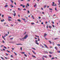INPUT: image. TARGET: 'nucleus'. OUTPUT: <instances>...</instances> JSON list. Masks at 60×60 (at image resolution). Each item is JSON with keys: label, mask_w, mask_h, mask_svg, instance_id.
I'll return each instance as SVG.
<instances>
[{"label": "nucleus", "mask_w": 60, "mask_h": 60, "mask_svg": "<svg viewBox=\"0 0 60 60\" xmlns=\"http://www.w3.org/2000/svg\"><path fill=\"white\" fill-rule=\"evenodd\" d=\"M6 55H7V56H8V55H9L8 54H7V53H6Z\"/></svg>", "instance_id": "nucleus-48"}, {"label": "nucleus", "mask_w": 60, "mask_h": 60, "mask_svg": "<svg viewBox=\"0 0 60 60\" xmlns=\"http://www.w3.org/2000/svg\"><path fill=\"white\" fill-rule=\"evenodd\" d=\"M52 26L53 27H55V26L54 25H52Z\"/></svg>", "instance_id": "nucleus-41"}, {"label": "nucleus", "mask_w": 60, "mask_h": 60, "mask_svg": "<svg viewBox=\"0 0 60 60\" xmlns=\"http://www.w3.org/2000/svg\"><path fill=\"white\" fill-rule=\"evenodd\" d=\"M31 24H32V25H34V23H31Z\"/></svg>", "instance_id": "nucleus-39"}, {"label": "nucleus", "mask_w": 60, "mask_h": 60, "mask_svg": "<svg viewBox=\"0 0 60 60\" xmlns=\"http://www.w3.org/2000/svg\"><path fill=\"white\" fill-rule=\"evenodd\" d=\"M49 28V26H46V28Z\"/></svg>", "instance_id": "nucleus-42"}, {"label": "nucleus", "mask_w": 60, "mask_h": 60, "mask_svg": "<svg viewBox=\"0 0 60 60\" xmlns=\"http://www.w3.org/2000/svg\"><path fill=\"white\" fill-rule=\"evenodd\" d=\"M27 5L28 6H29V4L28 3H27Z\"/></svg>", "instance_id": "nucleus-28"}, {"label": "nucleus", "mask_w": 60, "mask_h": 60, "mask_svg": "<svg viewBox=\"0 0 60 60\" xmlns=\"http://www.w3.org/2000/svg\"><path fill=\"white\" fill-rule=\"evenodd\" d=\"M44 45L46 48L47 49H49V48L48 47V46H47V45H46L45 44H44Z\"/></svg>", "instance_id": "nucleus-2"}, {"label": "nucleus", "mask_w": 60, "mask_h": 60, "mask_svg": "<svg viewBox=\"0 0 60 60\" xmlns=\"http://www.w3.org/2000/svg\"><path fill=\"white\" fill-rule=\"evenodd\" d=\"M32 56L33 57H34V58H36V57L35 56H34L33 55H32Z\"/></svg>", "instance_id": "nucleus-4"}, {"label": "nucleus", "mask_w": 60, "mask_h": 60, "mask_svg": "<svg viewBox=\"0 0 60 60\" xmlns=\"http://www.w3.org/2000/svg\"><path fill=\"white\" fill-rule=\"evenodd\" d=\"M25 17L27 19H28V18H27V17H26V16H25Z\"/></svg>", "instance_id": "nucleus-60"}, {"label": "nucleus", "mask_w": 60, "mask_h": 60, "mask_svg": "<svg viewBox=\"0 0 60 60\" xmlns=\"http://www.w3.org/2000/svg\"><path fill=\"white\" fill-rule=\"evenodd\" d=\"M42 14H44V12H42Z\"/></svg>", "instance_id": "nucleus-64"}, {"label": "nucleus", "mask_w": 60, "mask_h": 60, "mask_svg": "<svg viewBox=\"0 0 60 60\" xmlns=\"http://www.w3.org/2000/svg\"><path fill=\"white\" fill-rule=\"evenodd\" d=\"M55 11H57V9H56V8H55Z\"/></svg>", "instance_id": "nucleus-32"}, {"label": "nucleus", "mask_w": 60, "mask_h": 60, "mask_svg": "<svg viewBox=\"0 0 60 60\" xmlns=\"http://www.w3.org/2000/svg\"><path fill=\"white\" fill-rule=\"evenodd\" d=\"M4 21V19H3V20H1V22H3V21Z\"/></svg>", "instance_id": "nucleus-24"}, {"label": "nucleus", "mask_w": 60, "mask_h": 60, "mask_svg": "<svg viewBox=\"0 0 60 60\" xmlns=\"http://www.w3.org/2000/svg\"><path fill=\"white\" fill-rule=\"evenodd\" d=\"M44 37H45L46 36H47V34L46 33H45L44 34Z\"/></svg>", "instance_id": "nucleus-3"}, {"label": "nucleus", "mask_w": 60, "mask_h": 60, "mask_svg": "<svg viewBox=\"0 0 60 60\" xmlns=\"http://www.w3.org/2000/svg\"><path fill=\"white\" fill-rule=\"evenodd\" d=\"M57 46H60V45L59 44H57Z\"/></svg>", "instance_id": "nucleus-36"}, {"label": "nucleus", "mask_w": 60, "mask_h": 60, "mask_svg": "<svg viewBox=\"0 0 60 60\" xmlns=\"http://www.w3.org/2000/svg\"><path fill=\"white\" fill-rule=\"evenodd\" d=\"M15 56H17V53H15Z\"/></svg>", "instance_id": "nucleus-54"}, {"label": "nucleus", "mask_w": 60, "mask_h": 60, "mask_svg": "<svg viewBox=\"0 0 60 60\" xmlns=\"http://www.w3.org/2000/svg\"><path fill=\"white\" fill-rule=\"evenodd\" d=\"M13 11L14 13H15V11Z\"/></svg>", "instance_id": "nucleus-53"}, {"label": "nucleus", "mask_w": 60, "mask_h": 60, "mask_svg": "<svg viewBox=\"0 0 60 60\" xmlns=\"http://www.w3.org/2000/svg\"><path fill=\"white\" fill-rule=\"evenodd\" d=\"M36 5H37L36 4H35V5H34V7H36Z\"/></svg>", "instance_id": "nucleus-15"}, {"label": "nucleus", "mask_w": 60, "mask_h": 60, "mask_svg": "<svg viewBox=\"0 0 60 60\" xmlns=\"http://www.w3.org/2000/svg\"><path fill=\"white\" fill-rule=\"evenodd\" d=\"M49 53L50 54H52L53 53V52H49Z\"/></svg>", "instance_id": "nucleus-19"}, {"label": "nucleus", "mask_w": 60, "mask_h": 60, "mask_svg": "<svg viewBox=\"0 0 60 60\" xmlns=\"http://www.w3.org/2000/svg\"><path fill=\"white\" fill-rule=\"evenodd\" d=\"M47 56H43V57H45V58H47Z\"/></svg>", "instance_id": "nucleus-12"}, {"label": "nucleus", "mask_w": 60, "mask_h": 60, "mask_svg": "<svg viewBox=\"0 0 60 60\" xmlns=\"http://www.w3.org/2000/svg\"><path fill=\"white\" fill-rule=\"evenodd\" d=\"M4 48H5V49H7V48H6V47H5V46H4Z\"/></svg>", "instance_id": "nucleus-51"}, {"label": "nucleus", "mask_w": 60, "mask_h": 60, "mask_svg": "<svg viewBox=\"0 0 60 60\" xmlns=\"http://www.w3.org/2000/svg\"><path fill=\"white\" fill-rule=\"evenodd\" d=\"M25 53L24 52H22V54H25Z\"/></svg>", "instance_id": "nucleus-34"}, {"label": "nucleus", "mask_w": 60, "mask_h": 60, "mask_svg": "<svg viewBox=\"0 0 60 60\" xmlns=\"http://www.w3.org/2000/svg\"><path fill=\"white\" fill-rule=\"evenodd\" d=\"M13 38H10V40H13Z\"/></svg>", "instance_id": "nucleus-25"}, {"label": "nucleus", "mask_w": 60, "mask_h": 60, "mask_svg": "<svg viewBox=\"0 0 60 60\" xmlns=\"http://www.w3.org/2000/svg\"><path fill=\"white\" fill-rule=\"evenodd\" d=\"M28 37V35H25L24 37L22 38H20L19 39L20 41H24V39H26Z\"/></svg>", "instance_id": "nucleus-1"}, {"label": "nucleus", "mask_w": 60, "mask_h": 60, "mask_svg": "<svg viewBox=\"0 0 60 60\" xmlns=\"http://www.w3.org/2000/svg\"><path fill=\"white\" fill-rule=\"evenodd\" d=\"M10 6L12 8L13 7H14V6H12V5H10Z\"/></svg>", "instance_id": "nucleus-11"}, {"label": "nucleus", "mask_w": 60, "mask_h": 60, "mask_svg": "<svg viewBox=\"0 0 60 60\" xmlns=\"http://www.w3.org/2000/svg\"><path fill=\"white\" fill-rule=\"evenodd\" d=\"M7 52H9V53H10V52L8 50H7Z\"/></svg>", "instance_id": "nucleus-37"}, {"label": "nucleus", "mask_w": 60, "mask_h": 60, "mask_svg": "<svg viewBox=\"0 0 60 60\" xmlns=\"http://www.w3.org/2000/svg\"><path fill=\"white\" fill-rule=\"evenodd\" d=\"M8 21H11V19L9 18H8Z\"/></svg>", "instance_id": "nucleus-9"}, {"label": "nucleus", "mask_w": 60, "mask_h": 60, "mask_svg": "<svg viewBox=\"0 0 60 60\" xmlns=\"http://www.w3.org/2000/svg\"><path fill=\"white\" fill-rule=\"evenodd\" d=\"M24 56H26V57L27 56L26 55V54H24Z\"/></svg>", "instance_id": "nucleus-18"}, {"label": "nucleus", "mask_w": 60, "mask_h": 60, "mask_svg": "<svg viewBox=\"0 0 60 60\" xmlns=\"http://www.w3.org/2000/svg\"><path fill=\"white\" fill-rule=\"evenodd\" d=\"M9 18H10V19H11V17H8Z\"/></svg>", "instance_id": "nucleus-55"}, {"label": "nucleus", "mask_w": 60, "mask_h": 60, "mask_svg": "<svg viewBox=\"0 0 60 60\" xmlns=\"http://www.w3.org/2000/svg\"><path fill=\"white\" fill-rule=\"evenodd\" d=\"M8 5H6L4 6V7H5V8H6L7 7H8Z\"/></svg>", "instance_id": "nucleus-7"}, {"label": "nucleus", "mask_w": 60, "mask_h": 60, "mask_svg": "<svg viewBox=\"0 0 60 60\" xmlns=\"http://www.w3.org/2000/svg\"><path fill=\"white\" fill-rule=\"evenodd\" d=\"M11 1V3H13V0H12Z\"/></svg>", "instance_id": "nucleus-46"}, {"label": "nucleus", "mask_w": 60, "mask_h": 60, "mask_svg": "<svg viewBox=\"0 0 60 60\" xmlns=\"http://www.w3.org/2000/svg\"><path fill=\"white\" fill-rule=\"evenodd\" d=\"M44 53H48V52H46V51H44Z\"/></svg>", "instance_id": "nucleus-10"}, {"label": "nucleus", "mask_w": 60, "mask_h": 60, "mask_svg": "<svg viewBox=\"0 0 60 60\" xmlns=\"http://www.w3.org/2000/svg\"><path fill=\"white\" fill-rule=\"evenodd\" d=\"M33 53L35 55L36 54V53H35V52H34Z\"/></svg>", "instance_id": "nucleus-56"}, {"label": "nucleus", "mask_w": 60, "mask_h": 60, "mask_svg": "<svg viewBox=\"0 0 60 60\" xmlns=\"http://www.w3.org/2000/svg\"><path fill=\"white\" fill-rule=\"evenodd\" d=\"M0 58H1V59H2L3 60H4V58H3V57H1Z\"/></svg>", "instance_id": "nucleus-20"}, {"label": "nucleus", "mask_w": 60, "mask_h": 60, "mask_svg": "<svg viewBox=\"0 0 60 60\" xmlns=\"http://www.w3.org/2000/svg\"><path fill=\"white\" fill-rule=\"evenodd\" d=\"M18 17H20V15H18Z\"/></svg>", "instance_id": "nucleus-61"}, {"label": "nucleus", "mask_w": 60, "mask_h": 60, "mask_svg": "<svg viewBox=\"0 0 60 60\" xmlns=\"http://www.w3.org/2000/svg\"><path fill=\"white\" fill-rule=\"evenodd\" d=\"M11 57H13V56L12 55H11Z\"/></svg>", "instance_id": "nucleus-33"}, {"label": "nucleus", "mask_w": 60, "mask_h": 60, "mask_svg": "<svg viewBox=\"0 0 60 60\" xmlns=\"http://www.w3.org/2000/svg\"><path fill=\"white\" fill-rule=\"evenodd\" d=\"M49 9L50 10H52V9H51V8H49Z\"/></svg>", "instance_id": "nucleus-45"}, {"label": "nucleus", "mask_w": 60, "mask_h": 60, "mask_svg": "<svg viewBox=\"0 0 60 60\" xmlns=\"http://www.w3.org/2000/svg\"><path fill=\"white\" fill-rule=\"evenodd\" d=\"M55 59V58H54V57H52V58L51 59V60H52V59Z\"/></svg>", "instance_id": "nucleus-29"}, {"label": "nucleus", "mask_w": 60, "mask_h": 60, "mask_svg": "<svg viewBox=\"0 0 60 60\" xmlns=\"http://www.w3.org/2000/svg\"><path fill=\"white\" fill-rule=\"evenodd\" d=\"M44 8H45L47 7V6L46 5H45L44 6Z\"/></svg>", "instance_id": "nucleus-17"}, {"label": "nucleus", "mask_w": 60, "mask_h": 60, "mask_svg": "<svg viewBox=\"0 0 60 60\" xmlns=\"http://www.w3.org/2000/svg\"><path fill=\"white\" fill-rule=\"evenodd\" d=\"M1 16H2V18H4V15H2Z\"/></svg>", "instance_id": "nucleus-27"}, {"label": "nucleus", "mask_w": 60, "mask_h": 60, "mask_svg": "<svg viewBox=\"0 0 60 60\" xmlns=\"http://www.w3.org/2000/svg\"><path fill=\"white\" fill-rule=\"evenodd\" d=\"M17 20L18 21H19V22H21V20L19 19H18Z\"/></svg>", "instance_id": "nucleus-14"}, {"label": "nucleus", "mask_w": 60, "mask_h": 60, "mask_svg": "<svg viewBox=\"0 0 60 60\" xmlns=\"http://www.w3.org/2000/svg\"><path fill=\"white\" fill-rule=\"evenodd\" d=\"M22 19L23 20H24V21L26 20V19H25L22 18Z\"/></svg>", "instance_id": "nucleus-8"}, {"label": "nucleus", "mask_w": 60, "mask_h": 60, "mask_svg": "<svg viewBox=\"0 0 60 60\" xmlns=\"http://www.w3.org/2000/svg\"><path fill=\"white\" fill-rule=\"evenodd\" d=\"M35 37H38V38H39V36H38L37 35H35Z\"/></svg>", "instance_id": "nucleus-21"}, {"label": "nucleus", "mask_w": 60, "mask_h": 60, "mask_svg": "<svg viewBox=\"0 0 60 60\" xmlns=\"http://www.w3.org/2000/svg\"><path fill=\"white\" fill-rule=\"evenodd\" d=\"M2 42L3 43H4V41H2Z\"/></svg>", "instance_id": "nucleus-50"}, {"label": "nucleus", "mask_w": 60, "mask_h": 60, "mask_svg": "<svg viewBox=\"0 0 60 60\" xmlns=\"http://www.w3.org/2000/svg\"><path fill=\"white\" fill-rule=\"evenodd\" d=\"M49 57H52V56H51V55H49Z\"/></svg>", "instance_id": "nucleus-40"}, {"label": "nucleus", "mask_w": 60, "mask_h": 60, "mask_svg": "<svg viewBox=\"0 0 60 60\" xmlns=\"http://www.w3.org/2000/svg\"><path fill=\"white\" fill-rule=\"evenodd\" d=\"M49 27L50 29H51V27H52V26H49Z\"/></svg>", "instance_id": "nucleus-13"}, {"label": "nucleus", "mask_w": 60, "mask_h": 60, "mask_svg": "<svg viewBox=\"0 0 60 60\" xmlns=\"http://www.w3.org/2000/svg\"><path fill=\"white\" fill-rule=\"evenodd\" d=\"M56 16V15H55V14H54V15H53V17H54V16Z\"/></svg>", "instance_id": "nucleus-63"}, {"label": "nucleus", "mask_w": 60, "mask_h": 60, "mask_svg": "<svg viewBox=\"0 0 60 60\" xmlns=\"http://www.w3.org/2000/svg\"><path fill=\"white\" fill-rule=\"evenodd\" d=\"M54 48H55V49H56V50H57V47H55Z\"/></svg>", "instance_id": "nucleus-5"}, {"label": "nucleus", "mask_w": 60, "mask_h": 60, "mask_svg": "<svg viewBox=\"0 0 60 60\" xmlns=\"http://www.w3.org/2000/svg\"><path fill=\"white\" fill-rule=\"evenodd\" d=\"M20 6H23V4H21Z\"/></svg>", "instance_id": "nucleus-49"}, {"label": "nucleus", "mask_w": 60, "mask_h": 60, "mask_svg": "<svg viewBox=\"0 0 60 60\" xmlns=\"http://www.w3.org/2000/svg\"><path fill=\"white\" fill-rule=\"evenodd\" d=\"M58 38H54V40H57V39H58Z\"/></svg>", "instance_id": "nucleus-23"}, {"label": "nucleus", "mask_w": 60, "mask_h": 60, "mask_svg": "<svg viewBox=\"0 0 60 60\" xmlns=\"http://www.w3.org/2000/svg\"><path fill=\"white\" fill-rule=\"evenodd\" d=\"M48 41L49 42L50 44H52V42H51V41H50L49 40H48Z\"/></svg>", "instance_id": "nucleus-6"}, {"label": "nucleus", "mask_w": 60, "mask_h": 60, "mask_svg": "<svg viewBox=\"0 0 60 60\" xmlns=\"http://www.w3.org/2000/svg\"><path fill=\"white\" fill-rule=\"evenodd\" d=\"M36 43L37 44V45H39V43H38V42H36Z\"/></svg>", "instance_id": "nucleus-26"}, {"label": "nucleus", "mask_w": 60, "mask_h": 60, "mask_svg": "<svg viewBox=\"0 0 60 60\" xmlns=\"http://www.w3.org/2000/svg\"><path fill=\"white\" fill-rule=\"evenodd\" d=\"M2 38L4 39V40H5V39H4V36H2Z\"/></svg>", "instance_id": "nucleus-16"}, {"label": "nucleus", "mask_w": 60, "mask_h": 60, "mask_svg": "<svg viewBox=\"0 0 60 60\" xmlns=\"http://www.w3.org/2000/svg\"><path fill=\"white\" fill-rule=\"evenodd\" d=\"M50 48L51 49V48H52V47L51 46H50Z\"/></svg>", "instance_id": "nucleus-62"}, {"label": "nucleus", "mask_w": 60, "mask_h": 60, "mask_svg": "<svg viewBox=\"0 0 60 60\" xmlns=\"http://www.w3.org/2000/svg\"><path fill=\"white\" fill-rule=\"evenodd\" d=\"M3 50L4 51H5V49H3Z\"/></svg>", "instance_id": "nucleus-57"}, {"label": "nucleus", "mask_w": 60, "mask_h": 60, "mask_svg": "<svg viewBox=\"0 0 60 60\" xmlns=\"http://www.w3.org/2000/svg\"><path fill=\"white\" fill-rule=\"evenodd\" d=\"M27 11L28 13H30V11H29V10H28Z\"/></svg>", "instance_id": "nucleus-30"}, {"label": "nucleus", "mask_w": 60, "mask_h": 60, "mask_svg": "<svg viewBox=\"0 0 60 60\" xmlns=\"http://www.w3.org/2000/svg\"><path fill=\"white\" fill-rule=\"evenodd\" d=\"M38 41H40V39L39 38H38Z\"/></svg>", "instance_id": "nucleus-35"}, {"label": "nucleus", "mask_w": 60, "mask_h": 60, "mask_svg": "<svg viewBox=\"0 0 60 60\" xmlns=\"http://www.w3.org/2000/svg\"><path fill=\"white\" fill-rule=\"evenodd\" d=\"M5 59H7V58L6 57H5Z\"/></svg>", "instance_id": "nucleus-59"}, {"label": "nucleus", "mask_w": 60, "mask_h": 60, "mask_svg": "<svg viewBox=\"0 0 60 60\" xmlns=\"http://www.w3.org/2000/svg\"><path fill=\"white\" fill-rule=\"evenodd\" d=\"M39 19H41V17H39L38 18Z\"/></svg>", "instance_id": "nucleus-38"}, {"label": "nucleus", "mask_w": 60, "mask_h": 60, "mask_svg": "<svg viewBox=\"0 0 60 60\" xmlns=\"http://www.w3.org/2000/svg\"><path fill=\"white\" fill-rule=\"evenodd\" d=\"M22 47H21L20 48V49H21V50H22Z\"/></svg>", "instance_id": "nucleus-43"}, {"label": "nucleus", "mask_w": 60, "mask_h": 60, "mask_svg": "<svg viewBox=\"0 0 60 60\" xmlns=\"http://www.w3.org/2000/svg\"><path fill=\"white\" fill-rule=\"evenodd\" d=\"M35 42H38V41L37 40L35 41Z\"/></svg>", "instance_id": "nucleus-44"}, {"label": "nucleus", "mask_w": 60, "mask_h": 60, "mask_svg": "<svg viewBox=\"0 0 60 60\" xmlns=\"http://www.w3.org/2000/svg\"><path fill=\"white\" fill-rule=\"evenodd\" d=\"M14 16H16V13H14Z\"/></svg>", "instance_id": "nucleus-22"}, {"label": "nucleus", "mask_w": 60, "mask_h": 60, "mask_svg": "<svg viewBox=\"0 0 60 60\" xmlns=\"http://www.w3.org/2000/svg\"><path fill=\"white\" fill-rule=\"evenodd\" d=\"M26 9L25 8H24L23 9V11H25L26 10Z\"/></svg>", "instance_id": "nucleus-47"}, {"label": "nucleus", "mask_w": 60, "mask_h": 60, "mask_svg": "<svg viewBox=\"0 0 60 60\" xmlns=\"http://www.w3.org/2000/svg\"><path fill=\"white\" fill-rule=\"evenodd\" d=\"M52 6H54L55 5V4H53L52 5Z\"/></svg>", "instance_id": "nucleus-52"}, {"label": "nucleus", "mask_w": 60, "mask_h": 60, "mask_svg": "<svg viewBox=\"0 0 60 60\" xmlns=\"http://www.w3.org/2000/svg\"><path fill=\"white\" fill-rule=\"evenodd\" d=\"M52 23L53 24H54V22H52Z\"/></svg>", "instance_id": "nucleus-58"}, {"label": "nucleus", "mask_w": 60, "mask_h": 60, "mask_svg": "<svg viewBox=\"0 0 60 60\" xmlns=\"http://www.w3.org/2000/svg\"><path fill=\"white\" fill-rule=\"evenodd\" d=\"M22 6L23 8H24L25 7V5H24L23 6Z\"/></svg>", "instance_id": "nucleus-31"}]
</instances>
